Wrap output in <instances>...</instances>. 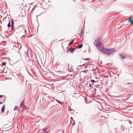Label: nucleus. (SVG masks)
<instances>
[{
	"label": "nucleus",
	"instance_id": "obj_25",
	"mask_svg": "<svg viewBox=\"0 0 133 133\" xmlns=\"http://www.w3.org/2000/svg\"><path fill=\"white\" fill-rule=\"evenodd\" d=\"M2 102H0V104H2Z\"/></svg>",
	"mask_w": 133,
	"mask_h": 133
},
{
	"label": "nucleus",
	"instance_id": "obj_3",
	"mask_svg": "<svg viewBox=\"0 0 133 133\" xmlns=\"http://www.w3.org/2000/svg\"><path fill=\"white\" fill-rule=\"evenodd\" d=\"M119 56L122 59H125L126 57V55H125L124 54H119Z\"/></svg>",
	"mask_w": 133,
	"mask_h": 133
},
{
	"label": "nucleus",
	"instance_id": "obj_4",
	"mask_svg": "<svg viewBox=\"0 0 133 133\" xmlns=\"http://www.w3.org/2000/svg\"><path fill=\"white\" fill-rule=\"evenodd\" d=\"M129 22L131 23L132 24H133V19H132V16H131L130 17Z\"/></svg>",
	"mask_w": 133,
	"mask_h": 133
},
{
	"label": "nucleus",
	"instance_id": "obj_12",
	"mask_svg": "<svg viewBox=\"0 0 133 133\" xmlns=\"http://www.w3.org/2000/svg\"><path fill=\"white\" fill-rule=\"evenodd\" d=\"M74 42V40H72L71 42L69 43V45H70L72 43H73Z\"/></svg>",
	"mask_w": 133,
	"mask_h": 133
},
{
	"label": "nucleus",
	"instance_id": "obj_21",
	"mask_svg": "<svg viewBox=\"0 0 133 133\" xmlns=\"http://www.w3.org/2000/svg\"><path fill=\"white\" fill-rule=\"evenodd\" d=\"M69 51H70V50H69V49L68 50H67V52H69Z\"/></svg>",
	"mask_w": 133,
	"mask_h": 133
},
{
	"label": "nucleus",
	"instance_id": "obj_28",
	"mask_svg": "<svg viewBox=\"0 0 133 133\" xmlns=\"http://www.w3.org/2000/svg\"><path fill=\"white\" fill-rule=\"evenodd\" d=\"M1 27V26H0V28Z\"/></svg>",
	"mask_w": 133,
	"mask_h": 133
},
{
	"label": "nucleus",
	"instance_id": "obj_14",
	"mask_svg": "<svg viewBox=\"0 0 133 133\" xmlns=\"http://www.w3.org/2000/svg\"><path fill=\"white\" fill-rule=\"evenodd\" d=\"M22 107L23 109H25L26 107L25 105H23L22 106V107Z\"/></svg>",
	"mask_w": 133,
	"mask_h": 133
},
{
	"label": "nucleus",
	"instance_id": "obj_2",
	"mask_svg": "<svg viewBox=\"0 0 133 133\" xmlns=\"http://www.w3.org/2000/svg\"><path fill=\"white\" fill-rule=\"evenodd\" d=\"M99 39L95 40L94 41L93 44L97 47L98 49L100 51L103 45L102 43L99 42Z\"/></svg>",
	"mask_w": 133,
	"mask_h": 133
},
{
	"label": "nucleus",
	"instance_id": "obj_26",
	"mask_svg": "<svg viewBox=\"0 0 133 133\" xmlns=\"http://www.w3.org/2000/svg\"><path fill=\"white\" fill-rule=\"evenodd\" d=\"M4 101H3V102H4V100H5L4 98Z\"/></svg>",
	"mask_w": 133,
	"mask_h": 133
},
{
	"label": "nucleus",
	"instance_id": "obj_7",
	"mask_svg": "<svg viewBox=\"0 0 133 133\" xmlns=\"http://www.w3.org/2000/svg\"><path fill=\"white\" fill-rule=\"evenodd\" d=\"M69 50H70V51L72 53L74 51L75 49L74 48H69Z\"/></svg>",
	"mask_w": 133,
	"mask_h": 133
},
{
	"label": "nucleus",
	"instance_id": "obj_13",
	"mask_svg": "<svg viewBox=\"0 0 133 133\" xmlns=\"http://www.w3.org/2000/svg\"><path fill=\"white\" fill-rule=\"evenodd\" d=\"M91 82L92 83H94V82H97V81H95L94 80H92V79H91Z\"/></svg>",
	"mask_w": 133,
	"mask_h": 133
},
{
	"label": "nucleus",
	"instance_id": "obj_18",
	"mask_svg": "<svg viewBox=\"0 0 133 133\" xmlns=\"http://www.w3.org/2000/svg\"><path fill=\"white\" fill-rule=\"evenodd\" d=\"M14 26H11V29H12V30H13L14 29Z\"/></svg>",
	"mask_w": 133,
	"mask_h": 133
},
{
	"label": "nucleus",
	"instance_id": "obj_16",
	"mask_svg": "<svg viewBox=\"0 0 133 133\" xmlns=\"http://www.w3.org/2000/svg\"><path fill=\"white\" fill-rule=\"evenodd\" d=\"M87 85H89L90 87H91V85H93V84H88V83H87Z\"/></svg>",
	"mask_w": 133,
	"mask_h": 133
},
{
	"label": "nucleus",
	"instance_id": "obj_1",
	"mask_svg": "<svg viewBox=\"0 0 133 133\" xmlns=\"http://www.w3.org/2000/svg\"><path fill=\"white\" fill-rule=\"evenodd\" d=\"M100 51L106 55H110L114 52L115 50L113 48L109 49L104 48L103 46Z\"/></svg>",
	"mask_w": 133,
	"mask_h": 133
},
{
	"label": "nucleus",
	"instance_id": "obj_20",
	"mask_svg": "<svg viewBox=\"0 0 133 133\" xmlns=\"http://www.w3.org/2000/svg\"><path fill=\"white\" fill-rule=\"evenodd\" d=\"M58 101V102H59V103H61V102L59 101Z\"/></svg>",
	"mask_w": 133,
	"mask_h": 133
},
{
	"label": "nucleus",
	"instance_id": "obj_17",
	"mask_svg": "<svg viewBox=\"0 0 133 133\" xmlns=\"http://www.w3.org/2000/svg\"><path fill=\"white\" fill-rule=\"evenodd\" d=\"M6 64V63H5L4 62H2V64L1 65H5Z\"/></svg>",
	"mask_w": 133,
	"mask_h": 133
},
{
	"label": "nucleus",
	"instance_id": "obj_27",
	"mask_svg": "<svg viewBox=\"0 0 133 133\" xmlns=\"http://www.w3.org/2000/svg\"><path fill=\"white\" fill-rule=\"evenodd\" d=\"M95 78H96V79L97 78H96V77H95Z\"/></svg>",
	"mask_w": 133,
	"mask_h": 133
},
{
	"label": "nucleus",
	"instance_id": "obj_24",
	"mask_svg": "<svg viewBox=\"0 0 133 133\" xmlns=\"http://www.w3.org/2000/svg\"><path fill=\"white\" fill-rule=\"evenodd\" d=\"M83 59L85 60H87V59Z\"/></svg>",
	"mask_w": 133,
	"mask_h": 133
},
{
	"label": "nucleus",
	"instance_id": "obj_6",
	"mask_svg": "<svg viewBox=\"0 0 133 133\" xmlns=\"http://www.w3.org/2000/svg\"><path fill=\"white\" fill-rule=\"evenodd\" d=\"M5 110L4 105L3 106L1 109V112L2 113H3Z\"/></svg>",
	"mask_w": 133,
	"mask_h": 133
},
{
	"label": "nucleus",
	"instance_id": "obj_5",
	"mask_svg": "<svg viewBox=\"0 0 133 133\" xmlns=\"http://www.w3.org/2000/svg\"><path fill=\"white\" fill-rule=\"evenodd\" d=\"M84 28L83 27L82 28L81 30V34L82 36L83 35V34L84 31Z\"/></svg>",
	"mask_w": 133,
	"mask_h": 133
},
{
	"label": "nucleus",
	"instance_id": "obj_15",
	"mask_svg": "<svg viewBox=\"0 0 133 133\" xmlns=\"http://www.w3.org/2000/svg\"><path fill=\"white\" fill-rule=\"evenodd\" d=\"M18 107L17 106H15L14 108V109L15 110H16L18 108Z\"/></svg>",
	"mask_w": 133,
	"mask_h": 133
},
{
	"label": "nucleus",
	"instance_id": "obj_11",
	"mask_svg": "<svg viewBox=\"0 0 133 133\" xmlns=\"http://www.w3.org/2000/svg\"><path fill=\"white\" fill-rule=\"evenodd\" d=\"M7 26L8 27H10L11 26V25L10 24V21H9V23L8 24Z\"/></svg>",
	"mask_w": 133,
	"mask_h": 133
},
{
	"label": "nucleus",
	"instance_id": "obj_22",
	"mask_svg": "<svg viewBox=\"0 0 133 133\" xmlns=\"http://www.w3.org/2000/svg\"><path fill=\"white\" fill-rule=\"evenodd\" d=\"M75 124V121H74V122L72 124V125H74Z\"/></svg>",
	"mask_w": 133,
	"mask_h": 133
},
{
	"label": "nucleus",
	"instance_id": "obj_23",
	"mask_svg": "<svg viewBox=\"0 0 133 133\" xmlns=\"http://www.w3.org/2000/svg\"><path fill=\"white\" fill-rule=\"evenodd\" d=\"M2 96H3L2 95H0V98H1Z\"/></svg>",
	"mask_w": 133,
	"mask_h": 133
},
{
	"label": "nucleus",
	"instance_id": "obj_9",
	"mask_svg": "<svg viewBox=\"0 0 133 133\" xmlns=\"http://www.w3.org/2000/svg\"><path fill=\"white\" fill-rule=\"evenodd\" d=\"M11 26H14V22L12 19L11 20Z\"/></svg>",
	"mask_w": 133,
	"mask_h": 133
},
{
	"label": "nucleus",
	"instance_id": "obj_19",
	"mask_svg": "<svg viewBox=\"0 0 133 133\" xmlns=\"http://www.w3.org/2000/svg\"><path fill=\"white\" fill-rule=\"evenodd\" d=\"M86 70H84L83 71V72H84L85 73H86Z\"/></svg>",
	"mask_w": 133,
	"mask_h": 133
},
{
	"label": "nucleus",
	"instance_id": "obj_10",
	"mask_svg": "<svg viewBox=\"0 0 133 133\" xmlns=\"http://www.w3.org/2000/svg\"><path fill=\"white\" fill-rule=\"evenodd\" d=\"M83 46V45L82 44H80V45H78L77 46V48H81Z\"/></svg>",
	"mask_w": 133,
	"mask_h": 133
},
{
	"label": "nucleus",
	"instance_id": "obj_8",
	"mask_svg": "<svg viewBox=\"0 0 133 133\" xmlns=\"http://www.w3.org/2000/svg\"><path fill=\"white\" fill-rule=\"evenodd\" d=\"M24 101H22L21 102V103L20 104L21 107H22V106L24 105Z\"/></svg>",
	"mask_w": 133,
	"mask_h": 133
}]
</instances>
